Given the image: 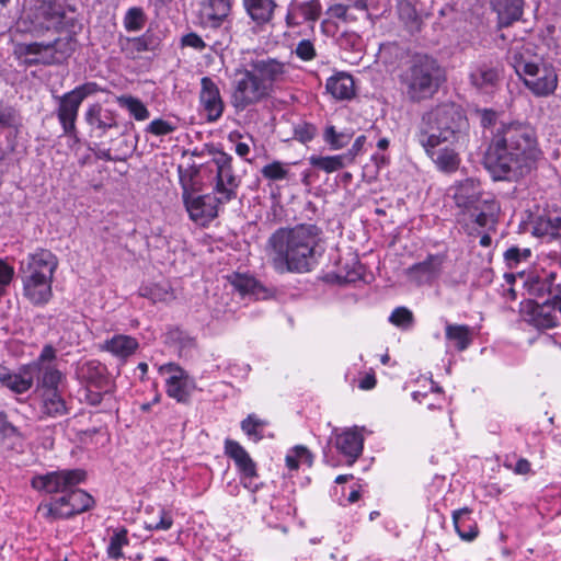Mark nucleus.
I'll return each mask as SVG.
<instances>
[{
    "instance_id": "1a4fd4ad",
    "label": "nucleus",
    "mask_w": 561,
    "mask_h": 561,
    "mask_svg": "<svg viewBox=\"0 0 561 561\" xmlns=\"http://www.w3.org/2000/svg\"><path fill=\"white\" fill-rule=\"evenodd\" d=\"M75 8L68 0H34L33 5L21 18L19 26L24 32L41 35L45 31H59L73 26Z\"/></svg>"
},
{
    "instance_id": "f8f14e48",
    "label": "nucleus",
    "mask_w": 561,
    "mask_h": 561,
    "mask_svg": "<svg viewBox=\"0 0 561 561\" xmlns=\"http://www.w3.org/2000/svg\"><path fill=\"white\" fill-rule=\"evenodd\" d=\"M99 91L100 87L98 83L85 82L62 95L55 96L57 103L56 116L62 128V133L75 142H79L76 125L79 108L88 96L93 95Z\"/></svg>"
},
{
    "instance_id": "ea45409f",
    "label": "nucleus",
    "mask_w": 561,
    "mask_h": 561,
    "mask_svg": "<svg viewBox=\"0 0 561 561\" xmlns=\"http://www.w3.org/2000/svg\"><path fill=\"white\" fill-rule=\"evenodd\" d=\"M127 534L128 531L126 528H119L114 530V534L110 539V543L106 550L107 556L111 559L118 560L124 557L123 548L129 545Z\"/></svg>"
},
{
    "instance_id": "dca6fc26",
    "label": "nucleus",
    "mask_w": 561,
    "mask_h": 561,
    "mask_svg": "<svg viewBox=\"0 0 561 561\" xmlns=\"http://www.w3.org/2000/svg\"><path fill=\"white\" fill-rule=\"evenodd\" d=\"M556 305L550 300L538 304L534 300L522 302L520 313L523 319L530 325L539 329H552L558 325L554 314Z\"/></svg>"
},
{
    "instance_id": "e433bc0d",
    "label": "nucleus",
    "mask_w": 561,
    "mask_h": 561,
    "mask_svg": "<svg viewBox=\"0 0 561 561\" xmlns=\"http://www.w3.org/2000/svg\"><path fill=\"white\" fill-rule=\"evenodd\" d=\"M104 368L98 362L90 360L77 366L76 375L81 381L99 385L103 379Z\"/></svg>"
},
{
    "instance_id": "f257e3e1",
    "label": "nucleus",
    "mask_w": 561,
    "mask_h": 561,
    "mask_svg": "<svg viewBox=\"0 0 561 561\" xmlns=\"http://www.w3.org/2000/svg\"><path fill=\"white\" fill-rule=\"evenodd\" d=\"M540 153L534 127L522 122H500L492 130L484 165L494 180L517 181L535 169Z\"/></svg>"
},
{
    "instance_id": "b1692460",
    "label": "nucleus",
    "mask_w": 561,
    "mask_h": 561,
    "mask_svg": "<svg viewBox=\"0 0 561 561\" xmlns=\"http://www.w3.org/2000/svg\"><path fill=\"white\" fill-rule=\"evenodd\" d=\"M225 453L233 459L243 478L253 479L257 476L255 462L251 459L248 451L236 440L226 439Z\"/></svg>"
},
{
    "instance_id": "a211bd4d",
    "label": "nucleus",
    "mask_w": 561,
    "mask_h": 561,
    "mask_svg": "<svg viewBox=\"0 0 561 561\" xmlns=\"http://www.w3.org/2000/svg\"><path fill=\"white\" fill-rule=\"evenodd\" d=\"M199 102L206 112L208 122H216L221 117L225 103L219 88L208 77H203L201 80Z\"/></svg>"
},
{
    "instance_id": "09e8293b",
    "label": "nucleus",
    "mask_w": 561,
    "mask_h": 561,
    "mask_svg": "<svg viewBox=\"0 0 561 561\" xmlns=\"http://www.w3.org/2000/svg\"><path fill=\"white\" fill-rule=\"evenodd\" d=\"M61 373L53 366H45L39 380V390L58 389L61 380Z\"/></svg>"
},
{
    "instance_id": "a18cd8bd",
    "label": "nucleus",
    "mask_w": 561,
    "mask_h": 561,
    "mask_svg": "<svg viewBox=\"0 0 561 561\" xmlns=\"http://www.w3.org/2000/svg\"><path fill=\"white\" fill-rule=\"evenodd\" d=\"M262 175L270 181L286 180L289 175L288 165L280 161H273L264 165L261 170Z\"/></svg>"
},
{
    "instance_id": "7c9ffc66",
    "label": "nucleus",
    "mask_w": 561,
    "mask_h": 561,
    "mask_svg": "<svg viewBox=\"0 0 561 561\" xmlns=\"http://www.w3.org/2000/svg\"><path fill=\"white\" fill-rule=\"evenodd\" d=\"M493 5L501 27H507L522 18L523 0H494Z\"/></svg>"
},
{
    "instance_id": "ddd939ff",
    "label": "nucleus",
    "mask_w": 561,
    "mask_h": 561,
    "mask_svg": "<svg viewBox=\"0 0 561 561\" xmlns=\"http://www.w3.org/2000/svg\"><path fill=\"white\" fill-rule=\"evenodd\" d=\"M93 497L81 489L72 488L65 495L46 503H41L37 513L47 522L70 518L90 510Z\"/></svg>"
},
{
    "instance_id": "6e6d98bb",
    "label": "nucleus",
    "mask_w": 561,
    "mask_h": 561,
    "mask_svg": "<svg viewBox=\"0 0 561 561\" xmlns=\"http://www.w3.org/2000/svg\"><path fill=\"white\" fill-rule=\"evenodd\" d=\"M14 276V268L0 260V297L7 293V288L10 285Z\"/></svg>"
},
{
    "instance_id": "393cba45",
    "label": "nucleus",
    "mask_w": 561,
    "mask_h": 561,
    "mask_svg": "<svg viewBox=\"0 0 561 561\" xmlns=\"http://www.w3.org/2000/svg\"><path fill=\"white\" fill-rule=\"evenodd\" d=\"M118 46L127 58L135 59L141 53L153 50L157 42L154 36L147 32L138 37L121 35L118 37Z\"/></svg>"
},
{
    "instance_id": "f704fd0d",
    "label": "nucleus",
    "mask_w": 561,
    "mask_h": 561,
    "mask_svg": "<svg viewBox=\"0 0 561 561\" xmlns=\"http://www.w3.org/2000/svg\"><path fill=\"white\" fill-rule=\"evenodd\" d=\"M398 14L410 32H417L421 30L422 18L415 5L410 0L398 1Z\"/></svg>"
},
{
    "instance_id": "bf43d9fd",
    "label": "nucleus",
    "mask_w": 561,
    "mask_h": 561,
    "mask_svg": "<svg viewBox=\"0 0 561 561\" xmlns=\"http://www.w3.org/2000/svg\"><path fill=\"white\" fill-rule=\"evenodd\" d=\"M182 44L184 46L193 47L197 50H203L206 47V44L202 39L199 35L196 33H188L182 37Z\"/></svg>"
},
{
    "instance_id": "412c9836",
    "label": "nucleus",
    "mask_w": 561,
    "mask_h": 561,
    "mask_svg": "<svg viewBox=\"0 0 561 561\" xmlns=\"http://www.w3.org/2000/svg\"><path fill=\"white\" fill-rule=\"evenodd\" d=\"M38 364L34 363L22 367L18 373H5L0 375V383L12 392L21 394L28 391L34 377L38 374Z\"/></svg>"
},
{
    "instance_id": "4468645a",
    "label": "nucleus",
    "mask_w": 561,
    "mask_h": 561,
    "mask_svg": "<svg viewBox=\"0 0 561 561\" xmlns=\"http://www.w3.org/2000/svg\"><path fill=\"white\" fill-rule=\"evenodd\" d=\"M84 479L85 472L81 469L59 470L35 476L31 484L35 490L47 494L62 493L65 495L70 489L83 482Z\"/></svg>"
},
{
    "instance_id": "338daca9",
    "label": "nucleus",
    "mask_w": 561,
    "mask_h": 561,
    "mask_svg": "<svg viewBox=\"0 0 561 561\" xmlns=\"http://www.w3.org/2000/svg\"><path fill=\"white\" fill-rule=\"evenodd\" d=\"M54 358L55 350L50 345H46L38 357V362H50Z\"/></svg>"
},
{
    "instance_id": "473e14b6",
    "label": "nucleus",
    "mask_w": 561,
    "mask_h": 561,
    "mask_svg": "<svg viewBox=\"0 0 561 561\" xmlns=\"http://www.w3.org/2000/svg\"><path fill=\"white\" fill-rule=\"evenodd\" d=\"M470 511L467 507L453 513V523L459 537L471 541L478 536L477 524L469 517Z\"/></svg>"
},
{
    "instance_id": "4c0bfd02",
    "label": "nucleus",
    "mask_w": 561,
    "mask_h": 561,
    "mask_svg": "<svg viewBox=\"0 0 561 561\" xmlns=\"http://www.w3.org/2000/svg\"><path fill=\"white\" fill-rule=\"evenodd\" d=\"M19 439V430L7 420L4 412H0V449H13Z\"/></svg>"
},
{
    "instance_id": "423d86ee",
    "label": "nucleus",
    "mask_w": 561,
    "mask_h": 561,
    "mask_svg": "<svg viewBox=\"0 0 561 561\" xmlns=\"http://www.w3.org/2000/svg\"><path fill=\"white\" fill-rule=\"evenodd\" d=\"M57 267V256L46 249H38L21 261L23 294L31 304L44 306L50 300L51 283Z\"/></svg>"
},
{
    "instance_id": "69168bd1",
    "label": "nucleus",
    "mask_w": 561,
    "mask_h": 561,
    "mask_svg": "<svg viewBox=\"0 0 561 561\" xmlns=\"http://www.w3.org/2000/svg\"><path fill=\"white\" fill-rule=\"evenodd\" d=\"M514 471L518 474H526L530 471V463L527 459H519L517 462H516V466L514 468Z\"/></svg>"
},
{
    "instance_id": "4be33fe9",
    "label": "nucleus",
    "mask_w": 561,
    "mask_h": 561,
    "mask_svg": "<svg viewBox=\"0 0 561 561\" xmlns=\"http://www.w3.org/2000/svg\"><path fill=\"white\" fill-rule=\"evenodd\" d=\"M322 7L319 0L294 3L289 7L286 14L288 26H297L304 22H314L319 19Z\"/></svg>"
},
{
    "instance_id": "49530a36",
    "label": "nucleus",
    "mask_w": 561,
    "mask_h": 561,
    "mask_svg": "<svg viewBox=\"0 0 561 561\" xmlns=\"http://www.w3.org/2000/svg\"><path fill=\"white\" fill-rule=\"evenodd\" d=\"M389 321L402 330H408L413 325L414 317L408 308L398 307L390 314Z\"/></svg>"
},
{
    "instance_id": "c03bdc74",
    "label": "nucleus",
    "mask_w": 561,
    "mask_h": 561,
    "mask_svg": "<svg viewBox=\"0 0 561 561\" xmlns=\"http://www.w3.org/2000/svg\"><path fill=\"white\" fill-rule=\"evenodd\" d=\"M146 23V16L141 8H130L124 18V26L128 32L140 31Z\"/></svg>"
},
{
    "instance_id": "603ef678",
    "label": "nucleus",
    "mask_w": 561,
    "mask_h": 561,
    "mask_svg": "<svg viewBox=\"0 0 561 561\" xmlns=\"http://www.w3.org/2000/svg\"><path fill=\"white\" fill-rule=\"evenodd\" d=\"M295 54L304 61H310L317 56L314 45L309 39H301L295 48Z\"/></svg>"
},
{
    "instance_id": "6e6552de",
    "label": "nucleus",
    "mask_w": 561,
    "mask_h": 561,
    "mask_svg": "<svg viewBox=\"0 0 561 561\" xmlns=\"http://www.w3.org/2000/svg\"><path fill=\"white\" fill-rule=\"evenodd\" d=\"M449 194L458 208L459 221L474 222L479 227H485L493 221L496 204L484 197L481 183L477 179L468 178L456 182L449 187Z\"/></svg>"
},
{
    "instance_id": "4d7b16f0",
    "label": "nucleus",
    "mask_w": 561,
    "mask_h": 561,
    "mask_svg": "<svg viewBox=\"0 0 561 561\" xmlns=\"http://www.w3.org/2000/svg\"><path fill=\"white\" fill-rule=\"evenodd\" d=\"M529 256H530L529 249L520 250L515 247L507 249L504 253V257L511 266L513 264H517L522 260H526Z\"/></svg>"
},
{
    "instance_id": "13d9d810",
    "label": "nucleus",
    "mask_w": 561,
    "mask_h": 561,
    "mask_svg": "<svg viewBox=\"0 0 561 561\" xmlns=\"http://www.w3.org/2000/svg\"><path fill=\"white\" fill-rule=\"evenodd\" d=\"M365 141H366V137L364 135L358 136L355 139L354 144L352 145V148L347 152L343 153L350 164H352L354 162L355 158L360 153Z\"/></svg>"
},
{
    "instance_id": "6ab92c4d",
    "label": "nucleus",
    "mask_w": 561,
    "mask_h": 561,
    "mask_svg": "<svg viewBox=\"0 0 561 561\" xmlns=\"http://www.w3.org/2000/svg\"><path fill=\"white\" fill-rule=\"evenodd\" d=\"M335 448L346 458V463L352 466L363 453L364 437L356 428H347L342 433H335L331 437Z\"/></svg>"
},
{
    "instance_id": "bb28decb",
    "label": "nucleus",
    "mask_w": 561,
    "mask_h": 561,
    "mask_svg": "<svg viewBox=\"0 0 561 561\" xmlns=\"http://www.w3.org/2000/svg\"><path fill=\"white\" fill-rule=\"evenodd\" d=\"M230 0H203L201 16L211 27H218L229 15Z\"/></svg>"
},
{
    "instance_id": "0e129e2a",
    "label": "nucleus",
    "mask_w": 561,
    "mask_h": 561,
    "mask_svg": "<svg viewBox=\"0 0 561 561\" xmlns=\"http://www.w3.org/2000/svg\"><path fill=\"white\" fill-rule=\"evenodd\" d=\"M376 386V377L373 374L366 375L359 382V388L363 390H370Z\"/></svg>"
},
{
    "instance_id": "9b49d317",
    "label": "nucleus",
    "mask_w": 561,
    "mask_h": 561,
    "mask_svg": "<svg viewBox=\"0 0 561 561\" xmlns=\"http://www.w3.org/2000/svg\"><path fill=\"white\" fill-rule=\"evenodd\" d=\"M517 76L531 93L538 98L553 94L558 87V75L550 64L527 61L520 54H514L511 61Z\"/></svg>"
},
{
    "instance_id": "e2e57ef3",
    "label": "nucleus",
    "mask_w": 561,
    "mask_h": 561,
    "mask_svg": "<svg viewBox=\"0 0 561 561\" xmlns=\"http://www.w3.org/2000/svg\"><path fill=\"white\" fill-rule=\"evenodd\" d=\"M483 127H491V131L493 130L495 125H499L500 122H496V114L493 111H484L481 119Z\"/></svg>"
},
{
    "instance_id": "39448f33",
    "label": "nucleus",
    "mask_w": 561,
    "mask_h": 561,
    "mask_svg": "<svg viewBox=\"0 0 561 561\" xmlns=\"http://www.w3.org/2000/svg\"><path fill=\"white\" fill-rule=\"evenodd\" d=\"M231 162V156L221 151L216 152L207 163L209 170L216 172L213 188L216 195L197 194L182 201L190 219L196 225H209L218 217L219 206L237 197L240 181L233 174Z\"/></svg>"
},
{
    "instance_id": "9d476101",
    "label": "nucleus",
    "mask_w": 561,
    "mask_h": 561,
    "mask_svg": "<svg viewBox=\"0 0 561 561\" xmlns=\"http://www.w3.org/2000/svg\"><path fill=\"white\" fill-rule=\"evenodd\" d=\"M59 35L51 42L19 44L15 54L27 65H54L67 60L77 47V39L69 31H56Z\"/></svg>"
},
{
    "instance_id": "2eb2a0df",
    "label": "nucleus",
    "mask_w": 561,
    "mask_h": 561,
    "mask_svg": "<svg viewBox=\"0 0 561 561\" xmlns=\"http://www.w3.org/2000/svg\"><path fill=\"white\" fill-rule=\"evenodd\" d=\"M159 371L167 375V394L179 403H188L196 386L187 371L174 363L160 366Z\"/></svg>"
},
{
    "instance_id": "20e7f679",
    "label": "nucleus",
    "mask_w": 561,
    "mask_h": 561,
    "mask_svg": "<svg viewBox=\"0 0 561 561\" xmlns=\"http://www.w3.org/2000/svg\"><path fill=\"white\" fill-rule=\"evenodd\" d=\"M320 234L316 225L278 228L265 243L266 259L280 274L309 272L317 264Z\"/></svg>"
},
{
    "instance_id": "f03ea898",
    "label": "nucleus",
    "mask_w": 561,
    "mask_h": 561,
    "mask_svg": "<svg viewBox=\"0 0 561 561\" xmlns=\"http://www.w3.org/2000/svg\"><path fill=\"white\" fill-rule=\"evenodd\" d=\"M415 137L439 171L453 173L468 142V121L459 106L440 104L423 114Z\"/></svg>"
},
{
    "instance_id": "c756f323",
    "label": "nucleus",
    "mask_w": 561,
    "mask_h": 561,
    "mask_svg": "<svg viewBox=\"0 0 561 561\" xmlns=\"http://www.w3.org/2000/svg\"><path fill=\"white\" fill-rule=\"evenodd\" d=\"M325 89L336 100H350L355 94L354 80L345 72L330 77L327 80Z\"/></svg>"
},
{
    "instance_id": "5fc2aeb1",
    "label": "nucleus",
    "mask_w": 561,
    "mask_h": 561,
    "mask_svg": "<svg viewBox=\"0 0 561 561\" xmlns=\"http://www.w3.org/2000/svg\"><path fill=\"white\" fill-rule=\"evenodd\" d=\"M352 7L351 3L340 0V2H336L332 4L328 9V14H330L332 18H336L339 20H342L344 22L351 21L354 18H352L348 14V9Z\"/></svg>"
},
{
    "instance_id": "5701e85b",
    "label": "nucleus",
    "mask_w": 561,
    "mask_h": 561,
    "mask_svg": "<svg viewBox=\"0 0 561 561\" xmlns=\"http://www.w3.org/2000/svg\"><path fill=\"white\" fill-rule=\"evenodd\" d=\"M84 118L98 137H102L108 129L117 127L114 114L108 110H103L100 104L90 105Z\"/></svg>"
},
{
    "instance_id": "c85d7f7f",
    "label": "nucleus",
    "mask_w": 561,
    "mask_h": 561,
    "mask_svg": "<svg viewBox=\"0 0 561 561\" xmlns=\"http://www.w3.org/2000/svg\"><path fill=\"white\" fill-rule=\"evenodd\" d=\"M138 341L124 334L114 335L112 339L106 340L102 345L101 350L110 352L112 355L118 358H127L131 356L138 348Z\"/></svg>"
},
{
    "instance_id": "774afa93",
    "label": "nucleus",
    "mask_w": 561,
    "mask_h": 561,
    "mask_svg": "<svg viewBox=\"0 0 561 561\" xmlns=\"http://www.w3.org/2000/svg\"><path fill=\"white\" fill-rule=\"evenodd\" d=\"M286 465L289 469L296 470L299 467L298 456L294 453V449L290 454L286 456Z\"/></svg>"
},
{
    "instance_id": "a878e982",
    "label": "nucleus",
    "mask_w": 561,
    "mask_h": 561,
    "mask_svg": "<svg viewBox=\"0 0 561 561\" xmlns=\"http://www.w3.org/2000/svg\"><path fill=\"white\" fill-rule=\"evenodd\" d=\"M469 80L477 90L490 93L499 84L500 69L489 65H480L470 72Z\"/></svg>"
},
{
    "instance_id": "3c124183",
    "label": "nucleus",
    "mask_w": 561,
    "mask_h": 561,
    "mask_svg": "<svg viewBox=\"0 0 561 561\" xmlns=\"http://www.w3.org/2000/svg\"><path fill=\"white\" fill-rule=\"evenodd\" d=\"M19 124L18 111L12 106L0 104V128L15 127Z\"/></svg>"
},
{
    "instance_id": "864d4df0",
    "label": "nucleus",
    "mask_w": 561,
    "mask_h": 561,
    "mask_svg": "<svg viewBox=\"0 0 561 561\" xmlns=\"http://www.w3.org/2000/svg\"><path fill=\"white\" fill-rule=\"evenodd\" d=\"M148 133L156 136H165L175 130V126L164 119H154L152 121L146 129Z\"/></svg>"
},
{
    "instance_id": "72a5a7b5",
    "label": "nucleus",
    "mask_w": 561,
    "mask_h": 561,
    "mask_svg": "<svg viewBox=\"0 0 561 561\" xmlns=\"http://www.w3.org/2000/svg\"><path fill=\"white\" fill-rule=\"evenodd\" d=\"M533 233L536 237H547L549 239L561 238V217L551 215L539 216L534 221Z\"/></svg>"
},
{
    "instance_id": "cd10ccee",
    "label": "nucleus",
    "mask_w": 561,
    "mask_h": 561,
    "mask_svg": "<svg viewBox=\"0 0 561 561\" xmlns=\"http://www.w3.org/2000/svg\"><path fill=\"white\" fill-rule=\"evenodd\" d=\"M248 15L256 25L268 24L273 18L277 3L275 0H243Z\"/></svg>"
},
{
    "instance_id": "052dcab7",
    "label": "nucleus",
    "mask_w": 561,
    "mask_h": 561,
    "mask_svg": "<svg viewBox=\"0 0 561 561\" xmlns=\"http://www.w3.org/2000/svg\"><path fill=\"white\" fill-rule=\"evenodd\" d=\"M316 134V128L311 125H306L295 129V136L301 142L310 141Z\"/></svg>"
},
{
    "instance_id": "a19ab883",
    "label": "nucleus",
    "mask_w": 561,
    "mask_h": 561,
    "mask_svg": "<svg viewBox=\"0 0 561 561\" xmlns=\"http://www.w3.org/2000/svg\"><path fill=\"white\" fill-rule=\"evenodd\" d=\"M267 425V422L259 419L255 414H249L247 419L241 422V428L247 436L253 442H260L263 435V428Z\"/></svg>"
},
{
    "instance_id": "c9c22d12",
    "label": "nucleus",
    "mask_w": 561,
    "mask_h": 561,
    "mask_svg": "<svg viewBox=\"0 0 561 561\" xmlns=\"http://www.w3.org/2000/svg\"><path fill=\"white\" fill-rule=\"evenodd\" d=\"M309 163L313 168L322 170L327 173H332V172L343 169L346 165H350L347 159L345 158V156L343 153L337 154V156H327V157L311 156L309 158Z\"/></svg>"
},
{
    "instance_id": "680f3d73",
    "label": "nucleus",
    "mask_w": 561,
    "mask_h": 561,
    "mask_svg": "<svg viewBox=\"0 0 561 561\" xmlns=\"http://www.w3.org/2000/svg\"><path fill=\"white\" fill-rule=\"evenodd\" d=\"M294 453L296 454V456H298V461L299 462H305L307 465H311L312 463V456L310 454V451L304 447V446H296L294 448Z\"/></svg>"
},
{
    "instance_id": "0eeeda50",
    "label": "nucleus",
    "mask_w": 561,
    "mask_h": 561,
    "mask_svg": "<svg viewBox=\"0 0 561 561\" xmlns=\"http://www.w3.org/2000/svg\"><path fill=\"white\" fill-rule=\"evenodd\" d=\"M445 79V70L435 58L417 55L401 73L400 83L405 98L416 103L433 98Z\"/></svg>"
},
{
    "instance_id": "aec40b11",
    "label": "nucleus",
    "mask_w": 561,
    "mask_h": 561,
    "mask_svg": "<svg viewBox=\"0 0 561 561\" xmlns=\"http://www.w3.org/2000/svg\"><path fill=\"white\" fill-rule=\"evenodd\" d=\"M39 419H57L67 415L70 407L58 389L39 390Z\"/></svg>"
},
{
    "instance_id": "7ed1b4c3",
    "label": "nucleus",
    "mask_w": 561,
    "mask_h": 561,
    "mask_svg": "<svg viewBox=\"0 0 561 561\" xmlns=\"http://www.w3.org/2000/svg\"><path fill=\"white\" fill-rule=\"evenodd\" d=\"M289 75L287 64L268 56H256L234 69L230 103L238 112L270 99Z\"/></svg>"
},
{
    "instance_id": "37998d69",
    "label": "nucleus",
    "mask_w": 561,
    "mask_h": 561,
    "mask_svg": "<svg viewBox=\"0 0 561 561\" xmlns=\"http://www.w3.org/2000/svg\"><path fill=\"white\" fill-rule=\"evenodd\" d=\"M118 102L135 119L145 121L149 117V111L140 100L133 96H123Z\"/></svg>"
},
{
    "instance_id": "de8ad7c7",
    "label": "nucleus",
    "mask_w": 561,
    "mask_h": 561,
    "mask_svg": "<svg viewBox=\"0 0 561 561\" xmlns=\"http://www.w3.org/2000/svg\"><path fill=\"white\" fill-rule=\"evenodd\" d=\"M231 285L241 294L253 293L257 286L256 280L249 275L234 273L228 277Z\"/></svg>"
},
{
    "instance_id": "58836bf2",
    "label": "nucleus",
    "mask_w": 561,
    "mask_h": 561,
    "mask_svg": "<svg viewBox=\"0 0 561 561\" xmlns=\"http://www.w3.org/2000/svg\"><path fill=\"white\" fill-rule=\"evenodd\" d=\"M446 339L454 342L458 351H465L471 343L470 329L467 325L447 324Z\"/></svg>"
},
{
    "instance_id": "f3484780",
    "label": "nucleus",
    "mask_w": 561,
    "mask_h": 561,
    "mask_svg": "<svg viewBox=\"0 0 561 561\" xmlns=\"http://www.w3.org/2000/svg\"><path fill=\"white\" fill-rule=\"evenodd\" d=\"M445 255L431 254L424 261L419 262L405 270L409 280L417 286L432 284L443 271Z\"/></svg>"
},
{
    "instance_id": "2f4dec72",
    "label": "nucleus",
    "mask_w": 561,
    "mask_h": 561,
    "mask_svg": "<svg viewBox=\"0 0 561 561\" xmlns=\"http://www.w3.org/2000/svg\"><path fill=\"white\" fill-rule=\"evenodd\" d=\"M179 181L182 188V201L197 195L202 191V183L198 180L199 168L191 165L188 168L179 167Z\"/></svg>"
},
{
    "instance_id": "8fccbe9b",
    "label": "nucleus",
    "mask_w": 561,
    "mask_h": 561,
    "mask_svg": "<svg viewBox=\"0 0 561 561\" xmlns=\"http://www.w3.org/2000/svg\"><path fill=\"white\" fill-rule=\"evenodd\" d=\"M172 525L173 517L171 512L165 508H160L158 511V518L146 523L145 528L147 530H169Z\"/></svg>"
},
{
    "instance_id": "79ce46f5",
    "label": "nucleus",
    "mask_w": 561,
    "mask_h": 561,
    "mask_svg": "<svg viewBox=\"0 0 561 561\" xmlns=\"http://www.w3.org/2000/svg\"><path fill=\"white\" fill-rule=\"evenodd\" d=\"M353 138V133L345 130V131H336L334 126H329L325 128L324 131V140L330 145V147L334 150L344 148L346 145L350 144L351 139Z\"/></svg>"
}]
</instances>
